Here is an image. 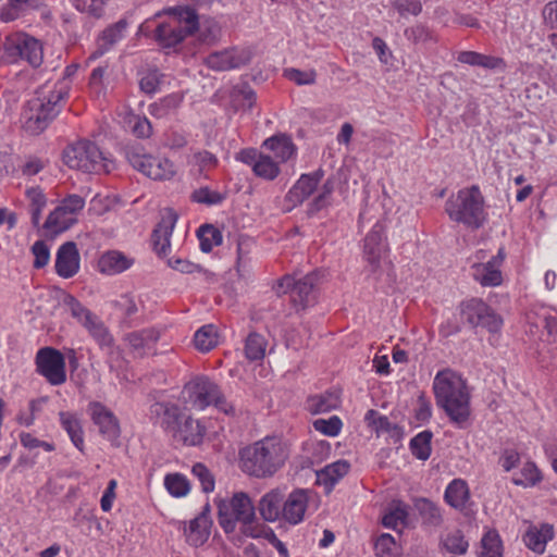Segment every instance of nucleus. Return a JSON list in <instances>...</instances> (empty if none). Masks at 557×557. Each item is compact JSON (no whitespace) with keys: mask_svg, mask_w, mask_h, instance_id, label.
I'll list each match as a JSON object with an SVG mask.
<instances>
[{"mask_svg":"<svg viewBox=\"0 0 557 557\" xmlns=\"http://www.w3.org/2000/svg\"><path fill=\"white\" fill-rule=\"evenodd\" d=\"M315 431L326 436H337L342 430L343 423L337 416H332L329 419H317L312 423Z\"/></svg>","mask_w":557,"mask_h":557,"instance_id":"obj_58","label":"nucleus"},{"mask_svg":"<svg viewBox=\"0 0 557 557\" xmlns=\"http://www.w3.org/2000/svg\"><path fill=\"white\" fill-rule=\"evenodd\" d=\"M339 394L336 391H326L320 395H313L307 399V409L312 414L329 412L339 405Z\"/></svg>","mask_w":557,"mask_h":557,"instance_id":"obj_35","label":"nucleus"},{"mask_svg":"<svg viewBox=\"0 0 557 557\" xmlns=\"http://www.w3.org/2000/svg\"><path fill=\"white\" fill-rule=\"evenodd\" d=\"M176 222L177 214L173 210L169 209L162 215L161 221L153 230L151 240L153 249L158 253V256L165 257L169 253L171 248L170 238L172 236Z\"/></svg>","mask_w":557,"mask_h":557,"instance_id":"obj_21","label":"nucleus"},{"mask_svg":"<svg viewBox=\"0 0 557 557\" xmlns=\"http://www.w3.org/2000/svg\"><path fill=\"white\" fill-rule=\"evenodd\" d=\"M461 318L471 326H481L490 333H498L504 324L503 318L480 298H471L459 305Z\"/></svg>","mask_w":557,"mask_h":557,"instance_id":"obj_12","label":"nucleus"},{"mask_svg":"<svg viewBox=\"0 0 557 557\" xmlns=\"http://www.w3.org/2000/svg\"><path fill=\"white\" fill-rule=\"evenodd\" d=\"M445 502L457 510H465L470 502V491L465 480L454 479L446 487Z\"/></svg>","mask_w":557,"mask_h":557,"instance_id":"obj_31","label":"nucleus"},{"mask_svg":"<svg viewBox=\"0 0 557 557\" xmlns=\"http://www.w3.org/2000/svg\"><path fill=\"white\" fill-rule=\"evenodd\" d=\"M273 532V530L265 525L262 522H259L256 515L252 519H248L247 521L242 523L240 532L251 539H264L268 540V532Z\"/></svg>","mask_w":557,"mask_h":557,"instance_id":"obj_56","label":"nucleus"},{"mask_svg":"<svg viewBox=\"0 0 557 557\" xmlns=\"http://www.w3.org/2000/svg\"><path fill=\"white\" fill-rule=\"evenodd\" d=\"M190 162L198 169L199 174L213 170L219 164L218 157L208 150H198L191 154Z\"/></svg>","mask_w":557,"mask_h":557,"instance_id":"obj_54","label":"nucleus"},{"mask_svg":"<svg viewBox=\"0 0 557 557\" xmlns=\"http://www.w3.org/2000/svg\"><path fill=\"white\" fill-rule=\"evenodd\" d=\"M458 61L472 66H480L487 70H494L504 64L503 59L482 54L474 51H463L459 54Z\"/></svg>","mask_w":557,"mask_h":557,"instance_id":"obj_40","label":"nucleus"},{"mask_svg":"<svg viewBox=\"0 0 557 557\" xmlns=\"http://www.w3.org/2000/svg\"><path fill=\"white\" fill-rule=\"evenodd\" d=\"M133 263L134 260L126 257L123 252L110 250L100 257L98 268L101 273L114 275L126 271Z\"/></svg>","mask_w":557,"mask_h":557,"instance_id":"obj_29","label":"nucleus"},{"mask_svg":"<svg viewBox=\"0 0 557 557\" xmlns=\"http://www.w3.org/2000/svg\"><path fill=\"white\" fill-rule=\"evenodd\" d=\"M318 282L319 275L317 272L299 277L285 275L277 282L274 288L277 295L288 294L293 306L299 311L306 310L317 302Z\"/></svg>","mask_w":557,"mask_h":557,"instance_id":"obj_8","label":"nucleus"},{"mask_svg":"<svg viewBox=\"0 0 557 557\" xmlns=\"http://www.w3.org/2000/svg\"><path fill=\"white\" fill-rule=\"evenodd\" d=\"M263 147L273 153L276 159L275 162L278 164L287 162L297 153V147L292 138L285 134L274 135L265 139Z\"/></svg>","mask_w":557,"mask_h":557,"instance_id":"obj_27","label":"nucleus"},{"mask_svg":"<svg viewBox=\"0 0 557 557\" xmlns=\"http://www.w3.org/2000/svg\"><path fill=\"white\" fill-rule=\"evenodd\" d=\"M445 212L453 222L471 231L483 227L488 221L485 198L479 185L463 187L451 195L445 202Z\"/></svg>","mask_w":557,"mask_h":557,"instance_id":"obj_3","label":"nucleus"},{"mask_svg":"<svg viewBox=\"0 0 557 557\" xmlns=\"http://www.w3.org/2000/svg\"><path fill=\"white\" fill-rule=\"evenodd\" d=\"M198 29H200V39L207 44L215 42L221 35L220 26L212 20L205 21Z\"/></svg>","mask_w":557,"mask_h":557,"instance_id":"obj_63","label":"nucleus"},{"mask_svg":"<svg viewBox=\"0 0 557 557\" xmlns=\"http://www.w3.org/2000/svg\"><path fill=\"white\" fill-rule=\"evenodd\" d=\"M414 507L419 512L423 523L438 527L443 522L440 507L426 498H419L414 502Z\"/></svg>","mask_w":557,"mask_h":557,"instance_id":"obj_42","label":"nucleus"},{"mask_svg":"<svg viewBox=\"0 0 557 557\" xmlns=\"http://www.w3.org/2000/svg\"><path fill=\"white\" fill-rule=\"evenodd\" d=\"M174 17L161 23L154 30V38L164 48H172L199 28V17L195 9L183 7L173 9Z\"/></svg>","mask_w":557,"mask_h":557,"instance_id":"obj_6","label":"nucleus"},{"mask_svg":"<svg viewBox=\"0 0 557 557\" xmlns=\"http://www.w3.org/2000/svg\"><path fill=\"white\" fill-rule=\"evenodd\" d=\"M92 422L99 428L100 434L108 441L115 443L121 434L120 424L114 413L99 401L88 406Z\"/></svg>","mask_w":557,"mask_h":557,"instance_id":"obj_18","label":"nucleus"},{"mask_svg":"<svg viewBox=\"0 0 557 557\" xmlns=\"http://www.w3.org/2000/svg\"><path fill=\"white\" fill-rule=\"evenodd\" d=\"M89 335L94 338V341L98 344L101 350H106L107 352H112L114 346V338L106 326V324L101 321V319L97 315L86 327Z\"/></svg>","mask_w":557,"mask_h":557,"instance_id":"obj_36","label":"nucleus"},{"mask_svg":"<svg viewBox=\"0 0 557 557\" xmlns=\"http://www.w3.org/2000/svg\"><path fill=\"white\" fill-rule=\"evenodd\" d=\"M250 60V50L234 47L210 53L205 62L213 71H230L248 64Z\"/></svg>","mask_w":557,"mask_h":557,"instance_id":"obj_16","label":"nucleus"},{"mask_svg":"<svg viewBox=\"0 0 557 557\" xmlns=\"http://www.w3.org/2000/svg\"><path fill=\"white\" fill-rule=\"evenodd\" d=\"M3 58L9 63L25 60L33 67L41 65L44 60L42 45L38 39L24 33L8 36L3 44Z\"/></svg>","mask_w":557,"mask_h":557,"instance_id":"obj_10","label":"nucleus"},{"mask_svg":"<svg viewBox=\"0 0 557 557\" xmlns=\"http://www.w3.org/2000/svg\"><path fill=\"white\" fill-rule=\"evenodd\" d=\"M436 404L458 428H465L470 413V392L466 381L455 371L436 373L433 381Z\"/></svg>","mask_w":557,"mask_h":557,"instance_id":"obj_2","label":"nucleus"},{"mask_svg":"<svg viewBox=\"0 0 557 557\" xmlns=\"http://www.w3.org/2000/svg\"><path fill=\"white\" fill-rule=\"evenodd\" d=\"M432 436V432L425 430L411 438L410 450L416 458L420 460H426L430 457Z\"/></svg>","mask_w":557,"mask_h":557,"instance_id":"obj_50","label":"nucleus"},{"mask_svg":"<svg viewBox=\"0 0 557 557\" xmlns=\"http://www.w3.org/2000/svg\"><path fill=\"white\" fill-rule=\"evenodd\" d=\"M392 5L401 16L407 14L418 15L422 11L420 0H395Z\"/></svg>","mask_w":557,"mask_h":557,"instance_id":"obj_64","label":"nucleus"},{"mask_svg":"<svg viewBox=\"0 0 557 557\" xmlns=\"http://www.w3.org/2000/svg\"><path fill=\"white\" fill-rule=\"evenodd\" d=\"M211 520L206 512H200L194 518L188 528H185V536L188 544L195 547L203 545L210 535Z\"/></svg>","mask_w":557,"mask_h":557,"instance_id":"obj_30","label":"nucleus"},{"mask_svg":"<svg viewBox=\"0 0 557 557\" xmlns=\"http://www.w3.org/2000/svg\"><path fill=\"white\" fill-rule=\"evenodd\" d=\"M284 76L295 83L296 85H312L317 79V72L314 70L301 71L298 69H286L284 70Z\"/></svg>","mask_w":557,"mask_h":557,"instance_id":"obj_59","label":"nucleus"},{"mask_svg":"<svg viewBox=\"0 0 557 557\" xmlns=\"http://www.w3.org/2000/svg\"><path fill=\"white\" fill-rule=\"evenodd\" d=\"M382 232L375 225L364 238V256L372 265H377L381 255Z\"/></svg>","mask_w":557,"mask_h":557,"instance_id":"obj_44","label":"nucleus"},{"mask_svg":"<svg viewBox=\"0 0 557 557\" xmlns=\"http://www.w3.org/2000/svg\"><path fill=\"white\" fill-rule=\"evenodd\" d=\"M183 394L186 395V403L194 408L202 410L213 405L225 414H235L234 406L225 398L220 387L206 376H197L185 384Z\"/></svg>","mask_w":557,"mask_h":557,"instance_id":"obj_7","label":"nucleus"},{"mask_svg":"<svg viewBox=\"0 0 557 557\" xmlns=\"http://www.w3.org/2000/svg\"><path fill=\"white\" fill-rule=\"evenodd\" d=\"M285 488L275 487L267 492L259 500L258 510L267 522H275L283 517Z\"/></svg>","mask_w":557,"mask_h":557,"instance_id":"obj_24","label":"nucleus"},{"mask_svg":"<svg viewBox=\"0 0 557 557\" xmlns=\"http://www.w3.org/2000/svg\"><path fill=\"white\" fill-rule=\"evenodd\" d=\"M174 437L182 441L185 445H199L205 436V428L198 420L191 417L183 416L177 422V428H173Z\"/></svg>","mask_w":557,"mask_h":557,"instance_id":"obj_25","label":"nucleus"},{"mask_svg":"<svg viewBox=\"0 0 557 557\" xmlns=\"http://www.w3.org/2000/svg\"><path fill=\"white\" fill-rule=\"evenodd\" d=\"M191 472L199 480L205 493H210L214 490V478L205 465H194Z\"/></svg>","mask_w":557,"mask_h":557,"instance_id":"obj_61","label":"nucleus"},{"mask_svg":"<svg viewBox=\"0 0 557 557\" xmlns=\"http://www.w3.org/2000/svg\"><path fill=\"white\" fill-rule=\"evenodd\" d=\"M224 199L225 195L216 190H212L209 187H200L191 194L193 201L207 206L220 205Z\"/></svg>","mask_w":557,"mask_h":557,"instance_id":"obj_57","label":"nucleus"},{"mask_svg":"<svg viewBox=\"0 0 557 557\" xmlns=\"http://www.w3.org/2000/svg\"><path fill=\"white\" fill-rule=\"evenodd\" d=\"M218 342V332L213 324L201 326L194 335L195 347L202 352L213 349Z\"/></svg>","mask_w":557,"mask_h":557,"instance_id":"obj_43","label":"nucleus"},{"mask_svg":"<svg viewBox=\"0 0 557 557\" xmlns=\"http://www.w3.org/2000/svg\"><path fill=\"white\" fill-rule=\"evenodd\" d=\"M60 423L63 430L70 436L73 445L84 451V432L78 417L70 411H61L59 413Z\"/></svg>","mask_w":557,"mask_h":557,"instance_id":"obj_34","label":"nucleus"},{"mask_svg":"<svg viewBox=\"0 0 557 557\" xmlns=\"http://www.w3.org/2000/svg\"><path fill=\"white\" fill-rule=\"evenodd\" d=\"M441 545L451 557L465 555L469 548V543L460 530L444 535Z\"/></svg>","mask_w":557,"mask_h":557,"instance_id":"obj_41","label":"nucleus"},{"mask_svg":"<svg viewBox=\"0 0 557 557\" xmlns=\"http://www.w3.org/2000/svg\"><path fill=\"white\" fill-rule=\"evenodd\" d=\"M542 474L533 461L523 463L521 470L515 473L511 482L517 486L533 487L542 481Z\"/></svg>","mask_w":557,"mask_h":557,"instance_id":"obj_39","label":"nucleus"},{"mask_svg":"<svg viewBox=\"0 0 557 557\" xmlns=\"http://www.w3.org/2000/svg\"><path fill=\"white\" fill-rule=\"evenodd\" d=\"M182 98L178 95L172 94L165 96L157 102L149 106V113L156 117H163L181 104Z\"/></svg>","mask_w":557,"mask_h":557,"instance_id":"obj_52","label":"nucleus"},{"mask_svg":"<svg viewBox=\"0 0 557 557\" xmlns=\"http://www.w3.org/2000/svg\"><path fill=\"white\" fill-rule=\"evenodd\" d=\"M374 550L377 557H398L399 556V547L396 544L395 539L388 534H381L375 543Z\"/></svg>","mask_w":557,"mask_h":557,"instance_id":"obj_53","label":"nucleus"},{"mask_svg":"<svg viewBox=\"0 0 557 557\" xmlns=\"http://www.w3.org/2000/svg\"><path fill=\"white\" fill-rule=\"evenodd\" d=\"M32 252L35 257L33 264L35 269H41L48 264L50 259V250L44 240L35 242L32 246Z\"/></svg>","mask_w":557,"mask_h":557,"instance_id":"obj_62","label":"nucleus"},{"mask_svg":"<svg viewBox=\"0 0 557 557\" xmlns=\"http://www.w3.org/2000/svg\"><path fill=\"white\" fill-rule=\"evenodd\" d=\"M161 333L156 327L133 331L124 336L129 352L136 358H143L154 349Z\"/></svg>","mask_w":557,"mask_h":557,"instance_id":"obj_19","label":"nucleus"},{"mask_svg":"<svg viewBox=\"0 0 557 557\" xmlns=\"http://www.w3.org/2000/svg\"><path fill=\"white\" fill-rule=\"evenodd\" d=\"M37 372L53 386L62 385L66 381L64 355L52 347L40 348L36 354Z\"/></svg>","mask_w":557,"mask_h":557,"instance_id":"obj_14","label":"nucleus"},{"mask_svg":"<svg viewBox=\"0 0 557 557\" xmlns=\"http://www.w3.org/2000/svg\"><path fill=\"white\" fill-rule=\"evenodd\" d=\"M164 485L168 492L175 497L185 496L189 492L188 480L180 473L168 474L164 479Z\"/></svg>","mask_w":557,"mask_h":557,"instance_id":"obj_55","label":"nucleus"},{"mask_svg":"<svg viewBox=\"0 0 557 557\" xmlns=\"http://www.w3.org/2000/svg\"><path fill=\"white\" fill-rule=\"evenodd\" d=\"M506 258V252L503 247L497 251V255L492 257L485 263L473 265V277L482 286H498L503 282L500 267Z\"/></svg>","mask_w":557,"mask_h":557,"instance_id":"obj_20","label":"nucleus"},{"mask_svg":"<svg viewBox=\"0 0 557 557\" xmlns=\"http://www.w3.org/2000/svg\"><path fill=\"white\" fill-rule=\"evenodd\" d=\"M85 199L76 194L66 196L48 215L44 228L52 234H60L77 222V214L84 209Z\"/></svg>","mask_w":557,"mask_h":557,"instance_id":"obj_13","label":"nucleus"},{"mask_svg":"<svg viewBox=\"0 0 557 557\" xmlns=\"http://www.w3.org/2000/svg\"><path fill=\"white\" fill-rule=\"evenodd\" d=\"M200 249L210 252L215 246L222 244V233L211 224L201 225L197 231Z\"/></svg>","mask_w":557,"mask_h":557,"instance_id":"obj_46","label":"nucleus"},{"mask_svg":"<svg viewBox=\"0 0 557 557\" xmlns=\"http://www.w3.org/2000/svg\"><path fill=\"white\" fill-rule=\"evenodd\" d=\"M350 465L348 461L337 460L318 471L317 481L319 484L324 485L329 491H331L333 486L348 473Z\"/></svg>","mask_w":557,"mask_h":557,"instance_id":"obj_32","label":"nucleus"},{"mask_svg":"<svg viewBox=\"0 0 557 557\" xmlns=\"http://www.w3.org/2000/svg\"><path fill=\"white\" fill-rule=\"evenodd\" d=\"M40 5V0H8L0 9V21L3 23L13 22L27 10H37Z\"/></svg>","mask_w":557,"mask_h":557,"instance_id":"obj_33","label":"nucleus"},{"mask_svg":"<svg viewBox=\"0 0 557 557\" xmlns=\"http://www.w3.org/2000/svg\"><path fill=\"white\" fill-rule=\"evenodd\" d=\"M163 75L158 70H149L141 76L139 87L145 94H154L161 84Z\"/></svg>","mask_w":557,"mask_h":557,"instance_id":"obj_60","label":"nucleus"},{"mask_svg":"<svg viewBox=\"0 0 557 557\" xmlns=\"http://www.w3.org/2000/svg\"><path fill=\"white\" fill-rule=\"evenodd\" d=\"M126 159L135 170L154 181L171 180L176 173L171 160L147 153L139 146L129 147L126 150Z\"/></svg>","mask_w":557,"mask_h":557,"instance_id":"obj_9","label":"nucleus"},{"mask_svg":"<svg viewBox=\"0 0 557 557\" xmlns=\"http://www.w3.org/2000/svg\"><path fill=\"white\" fill-rule=\"evenodd\" d=\"M268 342L258 333H250L245 342V356L250 361L262 360L265 356Z\"/></svg>","mask_w":557,"mask_h":557,"instance_id":"obj_47","label":"nucleus"},{"mask_svg":"<svg viewBox=\"0 0 557 557\" xmlns=\"http://www.w3.org/2000/svg\"><path fill=\"white\" fill-rule=\"evenodd\" d=\"M480 557H503V543L496 530H488L481 540Z\"/></svg>","mask_w":557,"mask_h":557,"instance_id":"obj_49","label":"nucleus"},{"mask_svg":"<svg viewBox=\"0 0 557 557\" xmlns=\"http://www.w3.org/2000/svg\"><path fill=\"white\" fill-rule=\"evenodd\" d=\"M62 305L70 312L71 317L84 327H86L97 317L71 294H65L63 296Z\"/></svg>","mask_w":557,"mask_h":557,"instance_id":"obj_37","label":"nucleus"},{"mask_svg":"<svg viewBox=\"0 0 557 557\" xmlns=\"http://www.w3.org/2000/svg\"><path fill=\"white\" fill-rule=\"evenodd\" d=\"M528 324V332L531 335H536L541 329L543 330L540 338L555 345L553 357H557V312L542 310L529 314Z\"/></svg>","mask_w":557,"mask_h":557,"instance_id":"obj_17","label":"nucleus"},{"mask_svg":"<svg viewBox=\"0 0 557 557\" xmlns=\"http://www.w3.org/2000/svg\"><path fill=\"white\" fill-rule=\"evenodd\" d=\"M335 189V181L327 178L322 187L319 189L318 195L308 203L307 214L313 216L319 211L327 208L332 203V195Z\"/></svg>","mask_w":557,"mask_h":557,"instance_id":"obj_38","label":"nucleus"},{"mask_svg":"<svg viewBox=\"0 0 557 557\" xmlns=\"http://www.w3.org/2000/svg\"><path fill=\"white\" fill-rule=\"evenodd\" d=\"M69 96L64 85L55 87L48 95H37L29 99L21 113L22 126L30 135L42 133L61 110L60 102Z\"/></svg>","mask_w":557,"mask_h":557,"instance_id":"obj_4","label":"nucleus"},{"mask_svg":"<svg viewBox=\"0 0 557 557\" xmlns=\"http://www.w3.org/2000/svg\"><path fill=\"white\" fill-rule=\"evenodd\" d=\"M408 519V507L403 502H394L389 510L384 515L382 523L386 528L397 529L406 527Z\"/></svg>","mask_w":557,"mask_h":557,"instance_id":"obj_45","label":"nucleus"},{"mask_svg":"<svg viewBox=\"0 0 557 557\" xmlns=\"http://www.w3.org/2000/svg\"><path fill=\"white\" fill-rule=\"evenodd\" d=\"M128 23L125 18L108 26L98 37L97 50L92 53L94 58L100 57L109 51L115 44L123 39Z\"/></svg>","mask_w":557,"mask_h":557,"instance_id":"obj_28","label":"nucleus"},{"mask_svg":"<svg viewBox=\"0 0 557 557\" xmlns=\"http://www.w3.org/2000/svg\"><path fill=\"white\" fill-rule=\"evenodd\" d=\"M62 159L69 168L85 173L108 174L115 168L113 160L89 140H79L67 146L63 150Z\"/></svg>","mask_w":557,"mask_h":557,"instance_id":"obj_5","label":"nucleus"},{"mask_svg":"<svg viewBox=\"0 0 557 557\" xmlns=\"http://www.w3.org/2000/svg\"><path fill=\"white\" fill-rule=\"evenodd\" d=\"M26 196L29 200V212L32 215V223L38 226L41 218V212L47 206V198L42 190L38 187H32L26 190Z\"/></svg>","mask_w":557,"mask_h":557,"instance_id":"obj_48","label":"nucleus"},{"mask_svg":"<svg viewBox=\"0 0 557 557\" xmlns=\"http://www.w3.org/2000/svg\"><path fill=\"white\" fill-rule=\"evenodd\" d=\"M308 500V490H294L284 498L282 519L294 525L300 523L304 520Z\"/></svg>","mask_w":557,"mask_h":557,"instance_id":"obj_23","label":"nucleus"},{"mask_svg":"<svg viewBox=\"0 0 557 557\" xmlns=\"http://www.w3.org/2000/svg\"><path fill=\"white\" fill-rule=\"evenodd\" d=\"M289 450L281 438L267 436L239 449L240 470L256 479L273 476L286 462Z\"/></svg>","mask_w":557,"mask_h":557,"instance_id":"obj_1","label":"nucleus"},{"mask_svg":"<svg viewBox=\"0 0 557 557\" xmlns=\"http://www.w3.org/2000/svg\"><path fill=\"white\" fill-rule=\"evenodd\" d=\"M55 272L63 278L73 277L79 270V253L74 242L62 244L55 257Z\"/></svg>","mask_w":557,"mask_h":557,"instance_id":"obj_22","label":"nucleus"},{"mask_svg":"<svg viewBox=\"0 0 557 557\" xmlns=\"http://www.w3.org/2000/svg\"><path fill=\"white\" fill-rule=\"evenodd\" d=\"M149 414L150 419L169 432L177 428V422L183 417L177 405L165 401L153 403L149 408Z\"/></svg>","mask_w":557,"mask_h":557,"instance_id":"obj_26","label":"nucleus"},{"mask_svg":"<svg viewBox=\"0 0 557 557\" xmlns=\"http://www.w3.org/2000/svg\"><path fill=\"white\" fill-rule=\"evenodd\" d=\"M252 171L256 176L267 181L275 180L281 172L278 163L275 162L272 157L263 153L259 157Z\"/></svg>","mask_w":557,"mask_h":557,"instance_id":"obj_51","label":"nucleus"},{"mask_svg":"<svg viewBox=\"0 0 557 557\" xmlns=\"http://www.w3.org/2000/svg\"><path fill=\"white\" fill-rule=\"evenodd\" d=\"M216 506L219 524L225 533L234 532L236 522L243 523L256 515L250 497L244 492L235 493L230 500L220 499Z\"/></svg>","mask_w":557,"mask_h":557,"instance_id":"obj_11","label":"nucleus"},{"mask_svg":"<svg viewBox=\"0 0 557 557\" xmlns=\"http://www.w3.org/2000/svg\"><path fill=\"white\" fill-rule=\"evenodd\" d=\"M324 176V171L318 169L308 174H301L297 182L287 191L284 198L285 211H292L295 207L301 205L308 199Z\"/></svg>","mask_w":557,"mask_h":557,"instance_id":"obj_15","label":"nucleus"}]
</instances>
